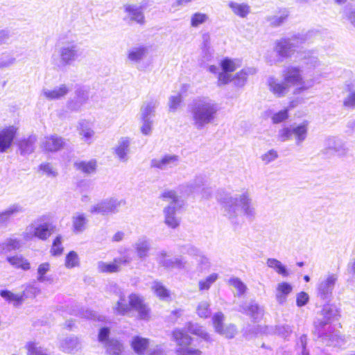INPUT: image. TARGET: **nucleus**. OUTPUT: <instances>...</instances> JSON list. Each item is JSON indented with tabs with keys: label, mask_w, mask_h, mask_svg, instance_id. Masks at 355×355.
<instances>
[{
	"label": "nucleus",
	"mask_w": 355,
	"mask_h": 355,
	"mask_svg": "<svg viewBox=\"0 0 355 355\" xmlns=\"http://www.w3.org/2000/svg\"><path fill=\"white\" fill-rule=\"evenodd\" d=\"M283 80L273 76L267 79L269 90L277 97L286 96L291 86H299L298 89L306 90L314 85L313 80L305 82L303 80L301 71L299 67L290 66L284 69L282 72Z\"/></svg>",
	"instance_id": "f257e3e1"
},
{
	"label": "nucleus",
	"mask_w": 355,
	"mask_h": 355,
	"mask_svg": "<svg viewBox=\"0 0 355 355\" xmlns=\"http://www.w3.org/2000/svg\"><path fill=\"white\" fill-rule=\"evenodd\" d=\"M217 199L223 206L224 215L232 221L241 214L249 218L255 216V209L248 191L233 195L226 193L223 197L218 196Z\"/></svg>",
	"instance_id": "f03ea898"
},
{
	"label": "nucleus",
	"mask_w": 355,
	"mask_h": 355,
	"mask_svg": "<svg viewBox=\"0 0 355 355\" xmlns=\"http://www.w3.org/2000/svg\"><path fill=\"white\" fill-rule=\"evenodd\" d=\"M192 124L198 130L214 122L219 107L217 103L207 96L197 97L188 106Z\"/></svg>",
	"instance_id": "7ed1b4c3"
},
{
	"label": "nucleus",
	"mask_w": 355,
	"mask_h": 355,
	"mask_svg": "<svg viewBox=\"0 0 355 355\" xmlns=\"http://www.w3.org/2000/svg\"><path fill=\"white\" fill-rule=\"evenodd\" d=\"M187 332L196 335L205 341L211 340L210 336L202 327L196 323L189 322L184 329H175L173 333V337L178 346L177 352L179 355H200V350L189 347L191 338Z\"/></svg>",
	"instance_id": "20e7f679"
},
{
	"label": "nucleus",
	"mask_w": 355,
	"mask_h": 355,
	"mask_svg": "<svg viewBox=\"0 0 355 355\" xmlns=\"http://www.w3.org/2000/svg\"><path fill=\"white\" fill-rule=\"evenodd\" d=\"M322 320H317L314 322L315 334L327 345H338L340 344L339 335L331 331L329 323L338 319V310L332 304H325L322 309Z\"/></svg>",
	"instance_id": "39448f33"
},
{
	"label": "nucleus",
	"mask_w": 355,
	"mask_h": 355,
	"mask_svg": "<svg viewBox=\"0 0 355 355\" xmlns=\"http://www.w3.org/2000/svg\"><path fill=\"white\" fill-rule=\"evenodd\" d=\"M304 34H298L291 37L282 38L277 40L274 46V52H268L266 55V62L270 65L282 62L294 54L302 44L306 41Z\"/></svg>",
	"instance_id": "423d86ee"
},
{
	"label": "nucleus",
	"mask_w": 355,
	"mask_h": 355,
	"mask_svg": "<svg viewBox=\"0 0 355 355\" xmlns=\"http://www.w3.org/2000/svg\"><path fill=\"white\" fill-rule=\"evenodd\" d=\"M114 313L121 315H129L131 310L138 313V317L141 320H148L150 318V309L144 302V298L135 293L128 296V302L123 293H120L119 299L113 306Z\"/></svg>",
	"instance_id": "0eeeda50"
},
{
	"label": "nucleus",
	"mask_w": 355,
	"mask_h": 355,
	"mask_svg": "<svg viewBox=\"0 0 355 355\" xmlns=\"http://www.w3.org/2000/svg\"><path fill=\"white\" fill-rule=\"evenodd\" d=\"M78 45L74 41H64L60 43L51 56V62L59 69L71 65L80 56Z\"/></svg>",
	"instance_id": "6e6552de"
},
{
	"label": "nucleus",
	"mask_w": 355,
	"mask_h": 355,
	"mask_svg": "<svg viewBox=\"0 0 355 355\" xmlns=\"http://www.w3.org/2000/svg\"><path fill=\"white\" fill-rule=\"evenodd\" d=\"M161 198L168 205L164 208V223L169 227L175 229L180 225V218L177 211L182 207V202L173 190H167L162 193Z\"/></svg>",
	"instance_id": "1a4fd4ad"
},
{
	"label": "nucleus",
	"mask_w": 355,
	"mask_h": 355,
	"mask_svg": "<svg viewBox=\"0 0 355 355\" xmlns=\"http://www.w3.org/2000/svg\"><path fill=\"white\" fill-rule=\"evenodd\" d=\"M310 122L303 120L300 123H294L284 126L278 131L277 137L282 142L294 139L295 144L300 146L307 138Z\"/></svg>",
	"instance_id": "9d476101"
},
{
	"label": "nucleus",
	"mask_w": 355,
	"mask_h": 355,
	"mask_svg": "<svg viewBox=\"0 0 355 355\" xmlns=\"http://www.w3.org/2000/svg\"><path fill=\"white\" fill-rule=\"evenodd\" d=\"M53 233V225L51 223L35 220L26 227L23 233L25 241H31L34 238L45 241Z\"/></svg>",
	"instance_id": "9b49d317"
},
{
	"label": "nucleus",
	"mask_w": 355,
	"mask_h": 355,
	"mask_svg": "<svg viewBox=\"0 0 355 355\" xmlns=\"http://www.w3.org/2000/svg\"><path fill=\"white\" fill-rule=\"evenodd\" d=\"M125 201L115 198L103 199L91 206L89 211L92 214L110 216L119 211L120 208L125 205Z\"/></svg>",
	"instance_id": "f8f14e48"
},
{
	"label": "nucleus",
	"mask_w": 355,
	"mask_h": 355,
	"mask_svg": "<svg viewBox=\"0 0 355 355\" xmlns=\"http://www.w3.org/2000/svg\"><path fill=\"white\" fill-rule=\"evenodd\" d=\"M338 279V275L335 273H329L321 277L316 285L318 297L324 300L329 301L331 299L333 291Z\"/></svg>",
	"instance_id": "ddd939ff"
},
{
	"label": "nucleus",
	"mask_w": 355,
	"mask_h": 355,
	"mask_svg": "<svg viewBox=\"0 0 355 355\" xmlns=\"http://www.w3.org/2000/svg\"><path fill=\"white\" fill-rule=\"evenodd\" d=\"M180 157L173 154H166L150 161V167L160 171H168L179 165Z\"/></svg>",
	"instance_id": "4468645a"
},
{
	"label": "nucleus",
	"mask_w": 355,
	"mask_h": 355,
	"mask_svg": "<svg viewBox=\"0 0 355 355\" xmlns=\"http://www.w3.org/2000/svg\"><path fill=\"white\" fill-rule=\"evenodd\" d=\"M132 259L128 253L121 257L115 258L113 262L105 263L99 261L98 263V269L101 272H116L120 270L121 265L128 264L132 261Z\"/></svg>",
	"instance_id": "2eb2a0df"
},
{
	"label": "nucleus",
	"mask_w": 355,
	"mask_h": 355,
	"mask_svg": "<svg viewBox=\"0 0 355 355\" xmlns=\"http://www.w3.org/2000/svg\"><path fill=\"white\" fill-rule=\"evenodd\" d=\"M325 150L333 151L337 156L340 157H346L349 151L347 144L342 140L334 137H329L324 141Z\"/></svg>",
	"instance_id": "dca6fc26"
},
{
	"label": "nucleus",
	"mask_w": 355,
	"mask_h": 355,
	"mask_svg": "<svg viewBox=\"0 0 355 355\" xmlns=\"http://www.w3.org/2000/svg\"><path fill=\"white\" fill-rule=\"evenodd\" d=\"M17 132L14 125L6 127L0 130V153L6 152L11 146Z\"/></svg>",
	"instance_id": "f3484780"
},
{
	"label": "nucleus",
	"mask_w": 355,
	"mask_h": 355,
	"mask_svg": "<svg viewBox=\"0 0 355 355\" xmlns=\"http://www.w3.org/2000/svg\"><path fill=\"white\" fill-rule=\"evenodd\" d=\"M125 16V21H135L139 24H144L145 22L144 15L142 8L137 5L127 4L124 6Z\"/></svg>",
	"instance_id": "a211bd4d"
},
{
	"label": "nucleus",
	"mask_w": 355,
	"mask_h": 355,
	"mask_svg": "<svg viewBox=\"0 0 355 355\" xmlns=\"http://www.w3.org/2000/svg\"><path fill=\"white\" fill-rule=\"evenodd\" d=\"M240 311L248 315L254 322H258L263 315V309L254 301H250L241 306Z\"/></svg>",
	"instance_id": "6ab92c4d"
},
{
	"label": "nucleus",
	"mask_w": 355,
	"mask_h": 355,
	"mask_svg": "<svg viewBox=\"0 0 355 355\" xmlns=\"http://www.w3.org/2000/svg\"><path fill=\"white\" fill-rule=\"evenodd\" d=\"M130 141L129 137H121L114 148L115 155L121 162H126L129 159Z\"/></svg>",
	"instance_id": "aec40b11"
},
{
	"label": "nucleus",
	"mask_w": 355,
	"mask_h": 355,
	"mask_svg": "<svg viewBox=\"0 0 355 355\" xmlns=\"http://www.w3.org/2000/svg\"><path fill=\"white\" fill-rule=\"evenodd\" d=\"M64 145V141L62 137L57 135H51L44 138L42 146L46 151L55 152L62 148Z\"/></svg>",
	"instance_id": "412c9836"
},
{
	"label": "nucleus",
	"mask_w": 355,
	"mask_h": 355,
	"mask_svg": "<svg viewBox=\"0 0 355 355\" xmlns=\"http://www.w3.org/2000/svg\"><path fill=\"white\" fill-rule=\"evenodd\" d=\"M69 91V87L66 85L63 84L55 87L52 89L47 88L43 89L42 91V95L49 101L57 100L67 95Z\"/></svg>",
	"instance_id": "4be33fe9"
},
{
	"label": "nucleus",
	"mask_w": 355,
	"mask_h": 355,
	"mask_svg": "<svg viewBox=\"0 0 355 355\" xmlns=\"http://www.w3.org/2000/svg\"><path fill=\"white\" fill-rule=\"evenodd\" d=\"M137 257L141 260L145 259L148 256L150 249V243L148 239L145 236L139 238L133 244Z\"/></svg>",
	"instance_id": "5701e85b"
},
{
	"label": "nucleus",
	"mask_w": 355,
	"mask_h": 355,
	"mask_svg": "<svg viewBox=\"0 0 355 355\" xmlns=\"http://www.w3.org/2000/svg\"><path fill=\"white\" fill-rule=\"evenodd\" d=\"M158 102L155 99H150L143 103L140 108V119H153Z\"/></svg>",
	"instance_id": "b1692460"
},
{
	"label": "nucleus",
	"mask_w": 355,
	"mask_h": 355,
	"mask_svg": "<svg viewBox=\"0 0 355 355\" xmlns=\"http://www.w3.org/2000/svg\"><path fill=\"white\" fill-rule=\"evenodd\" d=\"M78 130L79 135L82 137V139L87 144L92 142L95 132L93 130L92 124L90 122L86 120H81L78 123Z\"/></svg>",
	"instance_id": "393cba45"
},
{
	"label": "nucleus",
	"mask_w": 355,
	"mask_h": 355,
	"mask_svg": "<svg viewBox=\"0 0 355 355\" xmlns=\"http://www.w3.org/2000/svg\"><path fill=\"white\" fill-rule=\"evenodd\" d=\"M149 345V339L140 336H135L130 340L131 348L137 355H144Z\"/></svg>",
	"instance_id": "a878e982"
},
{
	"label": "nucleus",
	"mask_w": 355,
	"mask_h": 355,
	"mask_svg": "<svg viewBox=\"0 0 355 355\" xmlns=\"http://www.w3.org/2000/svg\"><path fill=\"white\" fill-rule=\"evenodd\" d=\"M148 53V48L144 45L130 48L128 51V59L133 63H139Z\"/></svg>",
	"instance_id": "bb28decb"
},
{
	"label": "nucleus",
	"mask_w": 355,
	"mask_h": 355,
	"mask_svg": "<svg viewBox=\"0 0 355 355\" xmlns=\"http://www.w3.org/2000/svg\"><path fill=\"white\" fill-rule=\"evenodd\" d=\"M293 286L287 282H281L277 285L275 297L279 304L286 302L288 295L292 292Z\"/></svg>",
	"instance_id": "cd10ccee"
},
{
	"label": "nucleus",
	"mask_w": 355,
	"mask_h": 355,
	"mask_svg": "<svg viewBox=\"0 0 355 355\" xmlns=\"http://www.w3.org/2000/svg\"><path fill=\"white\" fill-rule=\"evenodd\" d=\"M60 347L67 354H74L80 349L81 344L78 338L69 337L62 341Z\"/></svg>",
	"instance_id": "c85d7f7f"
},
{
	"label": "nucleus",
	"mask_w": 355,
	"mask_h": 355,
	"mask_svg": "<svg viewBox=\"0 0 355 355\" xmlns=\"http://www.w3.org/2000/svg\"><path fill=\"white\" fill-rule=\"evenodd\" d=\"M24 209L20 205H11L6 209L0 212V225L6 223L10 218L17 216L22 213Z\"/></svg>",
	"instance_id": "c756f323"
},
{
	"label": "nucleus",
	"mask_w": 355,
	"mask_h": 355,
	"mask_svg": "<svg viewBox=\"0 0 355 355\" xmlns=\"http://www.w3.org/2000/svg\"><path fill=\"white\" fill-rule=\"evenodd\" d=\"M228 7L235 15L241 18L247 17L250 12V6L246 3L230 1L228 2Z\"/></svg>",
	"instance_id": "7c9ffc66"
},
{
	"label": "nucleus",
	"mask_w": 355,
	"mask_h": 355,
	"mask_svg": "<svg viewBox=\"0 0 355 355\" xmlns=\"http://www.w3.org/2000/svg\"><path fill=\"white\" fill-rule=\"evenodd\" d=\"M6 261L10 263V266L16 269L28 270L31 268L29 261L19 254H17L13 256H8L6 257Z\"/></svg>",
	"instance_id": "2f4dec72"
},
{
	"label": "nucleus",
	"mask_w": 355,
	"mask_h": 355,
	"mask_svg": "<svg viewBox=\"0 0 355 355\" xmlns=\"http://www.w3.org/2000/svg\"><path fill=\"white\" fill-rule=\"evenodd\" d=\"M87 223L85 215L83 213L76 212L72 216V228L73 232L79 234L83 232Z\"/></svg>",
	"instance_id": "473e14b6"
},
{
	"label": "nucleus",
	"mask_w": 355,
	"mask_h": 355,
	"mask_svg": "<svg viewBox=\"0 0 355 355\" xmlns=\"http://www.w3.org/2000/svg\"><path fill=\"white\" fill-rule=\"evenodd\" d=\"M36 140V137L33 135L19 141L18 145L21 154L26 155L32 153L35 149Z\"/></svg>",
	"instance_id": "72a5a7b5"
},
{
	"label": "nucleus",
	"mask_w": 355,
	"mask_h": 355,
	"mask_svg": "<svg viewBox=\"0 0 355 355\" xmlns=\"http://www.w3.org/2000/svg\"><path fill=\"white\" fill-rule=\"evenodd\" d=\"M89 98V94L87 91L78 90L76 92V96L74 100L68 103V107L71 110H78L80 107L86 103Z\"/></svg>",
	"instance_id": "f704fd0d"
},
{
	"label": "nucleus",
	"mask_w": 355,
	"mask_h": 355,
	"mask_svg": "<svg viewBox=\"0 0 355 355\" xmlns=\"http://www.w3.org/2000/svg\"><path fill=\"white\" fill-rule=\"evenodd\" d=\"M299 58L303 60L308 68L315 69L320 65V61L312 51H304L299 53Z\"/></svg>",
	"instance_id": "c9c22d12"
},
{
	"label": "nucleus",
	"mask_w": 355,
	"mask_h": 355,
	"mask_svg": "<svg viewBox=\"0 0 355 355\" xmlns=\"http://www.w3.org/2000/svg\"><path fill=\"white\" fill-rule=\"evenodd\" d=\"M74 167L76 170L86 174H90L95 172L96 168V162L94 159L89 161H77L74 163Z\"/></svg>",
	"instance_id": "e433bc0d"
},
{
	"label": "nucleus",
	"mask_w": 355,
	"mask_h": 355,
	"mask_svg": "<svg viewBox=\"0 0 355 355\" xmlns=\"http://www.w3.org/2000/svg\"><path fill=\"white\" fill-rule=\"evenodd\" d=\"M219 275L218 273L213 272L206 277L198 281V290L200 292L207 291L211 286L218 280Z\"/></svg>",
	"instance_id": "4c0bfd02"
},
{
	"label": "nucleus",
	"mask_w": 355,
	"mask_h": 355,
	"mask_svg": "<svg viewBox=\"0 0 355 355\" xmlns=\"http://www.w3.org/2000/svg\"><path fill=\"white\" fill-rule=\"evenodd\" d=\"M221 69L227 73H232L241 66V62L239 59L225 58L220 62Z\"/></svg>",
	"instance_id": "58836bf2"
},
{
	"label": "nucleus",
	"mask_w": 355,
	"mask_h": 355,
	"mask_svg": "<svg viewBox=\"0 0 355 355\" xmlns=\"http://www.w3.org/2000/svg\"><path fill=\"white\" fill-rule=\"evenodd\" d=\"M347 89L349 94L343 101V105L354 109L355 108V79L347 85Z\"/></svg>",
	"instance_id": "ea45409f"
},
{
	"label": "nucleus",
	"mask_w": 355,
	"mask_h": 355,
	"mask_svg": "<svg viewBox=\"0 0 355 355\" xmlns=\"http://www.w3.org/2000/svg\"><path fill=\"white\" fill-rule=\"evenodd\" d=\"M50 264L47 262L42 263L39 265L37 268V280L40 283L53 282V278L51 276L46 275V274L50 270Z\"/></svg>",
	"instance_id": "a19ab883"
},
{
	"label": "nucleus",
	"mask_w": 355,
	"mask_h": 355,
	"mask_svg": "<svg viewBox=\"0 0 355 355\" xmlns=\"http://www.w3.org/2000/svg\"><path fill=\"white\" fill-rule=\"evenodd\" d=\"M266 264L269 268L275 270L279 275H281L283 277H287L288 275L287 269L279 260L273 258H269L267 259Z\"/></svg>",
	"instance_id": "79ce46f5"
},
{
	"label": "nucleus",
	"mask_w": 355,
	"mask_h": 355,
	"mask_svg": "<svg viewBox=\"0 0 355 355\" xmlns=\"http://www.w3.org/2000/svg\"><path fill=\"white\" fill-rule=\"evenodd\" d=\"M166 268L168 269H189L188 263L182 257H177L172 259H169V262H166Z\"/></svg>",
	"instance_id": "37998d69"
},
{
	"label": "nucleus",
	"mask_w": 355,
	"mask_h": 355,
	"mask_svg": "<svg viewBox=\"0 0 355 355\" xmlns=\"http://www.w3.org/2000/svg\"><path fill=\"white\" fill-rule=\"evenodd\" d=\"M0 295L7 302L13 303L15 306L20 304L24 300L23 295L15 294L8 290L0 291Z\"/></svg>",
	"instance_id": "c03bdc74"
},
{
	"label": "nucleus",
	"mask_w": 355,
	"mask_h": 355,
	"mask_svg": "<svg viewBox=\"0 0 355 355\" xmlns=\"http://www.w3.org/2000/svg\"><path fill=\"white\" fill-rule=\"evenodd\" d=\"M210 303L208 301L200 302L196 307V313L202 318H207L211 315Z\"/></svg>",
	"instance_id": "a18cd8bd"
},
{
	"label": "nucleus",
	"mask_w": 355,
	"mask_h": 355,
	"mask_svg": "<svg viewBox=\"0 0 355 355\" xmlns=\"http://www.w3.org/2000/svg\"><path fill=\"white\" fill-rule=\"evenodd\" d=\"M110 355H120L123 349V345L116 340H110L106 345Z\"/></svg>",
	"instance_id": "49530a36"
},
{
	"label": "nucleus",
	"mask_w": 355,
	"mask_h": 355,
	"mask_svg": "<svg viewBox=\"0 0 355 355\" xmlns=\"http://www.w3.org/2000/svg\"><path fill=\"white\" fill-rule=\"evenodd\" d=\"M272 333L283 338H287L292 334L293 329L288 324H279L271 328Z\"/></svg>",
	"instance_id": "de8ad7c7"
},
{
	"label": "nucleus",
	"mask_w": 355,
	"mask_h": 355,
	"mask_svg": "<svg viewBox=\"0 0 355 355\" xmlns=\"http://www.w3.org/2000/svg\"><path fill=\"white\" fill-rule=\"evenodd\" d=\"M16 62V58L12 54L4 52L0 55V69L8 68Z\"/></svg>",
	"instance_id": "09e8293b"
},
{
	"label": "nucleus",
	"mask_w": 355,
	"mask_h": 355,
	"mask_svg": "<svg viewBox=\"0 0 355 355\" xmlns=\"http://www.w3.org/2000/svg\"><path fill=\"white\" fill-rule=\"evenodd\" d=\"M248 72L246 69H242L239 72L236 73L234 77H232V81L234 85L237 87H243L247 81Z\"/></svg>",
	"instance_id": "8fccbe9b"
},
{
	"label": "nucleus",
	"mask_w": 355,
	"mask_h": 355,
	"mask_svg": "<svg viewBox=\"0 0 355 355\" xmlns=\"http://www.w3.org/2000/svg\"><path fill=\"white\" fill-rule=\"evenodd\" d=\"M152 288L155 295L160 299L165 300L169 297L168 291L163 286L162 283L159 282H155Z\"/></svg>",
	"instance_id": "3c124183"
},
{
	"label": "nucleus",
	"mask_w": 355,
	"mask_h": 355,
	"mask_svg": "<svg viewBox=\"0 0 355 355\" xmlns=\"http://www.w3.org/2000/svg\"><path fill=\"white\" fill-rule=\"evenodd\" d=\"M80 260L78 254L75 251L69 252L65 259V266L67 268H73L78 266Z\"/></svg>",
	"instance_id": "603ef678"
},
{
	"label": "nucleus",
	"mask_w": 355,
	"mask_h": 355,
	"mask_svg": "<svg viewBox=\"0 0 355 355\" xmlns=\"http://www.w3.org/2000/svg\"><path fill=\"white\" fill-rule=\"evenodd\" d=\"M237 330L235 325L232 324H224L223 327L217 332L220 335L227 338H232L236 334Z\"/></svg>",
	"instance_id": "864d4df0"
},
{
	"label": "nucleus",
	"mask_w": 355,
	"mask_h": 355,
	"mask_svg": "<svg viewBox=\"0 0 355 355\" xmlns=\"http://www.w3.org/2000/svg\"><path fill=\"white\" fill-rule=\"evenodd\" d=\"M198 263V268L199 271L203 272L207 270L211 267V263L208 257L201 253L199 257L196 259Z\"/></svg>",
	"instance_id": "5fc2aeb1"
},
{
	"label": "nucleus",
	"mask_w": 355,
	"mask_h": 355,
	"mask_svg": "<svg viewBox=\"0 0 355 355\" xmlns=\"http://www.w3.org/2000/svg\"><path fill=\"white\" fill-rule=\"evenodd\" d=\"M289 116L288 109L280 110L277 112L274 113L271 116L272 122L274 124H278L285 121Z\"/></svg>",
	"instance_id": "6e6d98bb"
},
{
	"label": "nucleus",
	"mask_w": 355,
	"mask_h": 355,
	"mask_svg": "<svg viewBox=\"0 0 355 355\" xmlns=\"http://www.w3.org/2000/svg\"><path fill=\"white\" fill-rule=\"evenodd\" d=\"M225 315L222 312H217L212 316V323L217 333L224 326Z\"/></svg>",
	"instance_id": "4d7b16f0"
},
{
	"label": "nucleus",
	"mask_w": 355,
	"mask_h": 355,
	"mask_svg": "<svg viewBox=\"0 0 355 355\" xmlns=\"http://www.w3.org/2000/svg\"><path fill=\"white\" fill-rule=\"evenodd\" d=\"M4 250L10 252L11 250H17L21 247L20 241L17 239L10 238L8 239L4 243Z\"/></svg>",
	"instance_id": "13d9d810"
},
{
	"label": "nucleus",
	"mask_w": 355,
	"mask_h": 355,
	"mask_svg": "<svg viewBox=\"0 0 355 355\" xmlns=\"http://www.w3.org/2000/svg\"><path fill=\"white\" fill-rule=\"evenodd\" d=\"M208 19L206 14L196 12L191 17V24L193 27H198L199 25L205 23Z\"/></svg>",
	"instance_id": "bf43d9fd"
},
{
	"label": "nucleus",
	"mask_w": 355,
	"mask_h": 355,
	"mask_svg": "<svg viewBox=\"0 0 355 355\" xmlns=\"http://www.w3.org/2000/svg\"><path fill=\"white\" fill-rule=\"evenodd\" d=\"M288 17L287 11L284 10L279 13L278 15L271 17L268 19L270 24L272 26H277L281 25Z\"/></svg>",
	"instance_id": "052dcab7"
},
{
	"label": "nucleus",
	"mask_w": 355,
	"mask_h": 355,
	"mask_svg": "<svg viewBox=\"0 0 355 355\" xmlns=\"http://www.w3.org/2000/svg\"><path fill=\"white\" fill-rule=\"evenodd\" d=\"M61 236H58L53 241L51 252L53 256L60 255L63 251Z\"/></svg>",
	"instance_id": "680f3d73"
},
{
	"label": "nucleus",
	"mask_w": 355,
	"mask_h": 355,
	"mask_svg": "<svg viewBox=\"0 0 355 355\" xmlns=\"http://www.w3.org/2000/svg\"><path fill=\"white\" fill-rule=\"evenodd\" d=\"M230 284L237 290L238 295H242L245 293L246 286L239 278L230 279Z\"/></svg>",
	"instance_id": "e2e57ef3"
},
{
	"label": "nucleus",
	"mask_w": 355,
	"mask_h": 355,
	"mask_svg": "<svg viewBox=\"0 0 355 355\" xmlns=\"http://www.w3.org/2000/svg\"><path fill=\"white\" fill-rule=\"evenodd\" d=\"M182 102V96L181 94H177L175 95L171 96L169 98V110L171 112H175L177 110L178 107L180 106Z\"/></svg>",
	"instance_id": "0e129e2a"
},
{
	"label": "nucleus",
	"mask_w": 355,
	"mask_h": 355,
	"mask_svg": "<svg viewBox=\"0 0 355 355\" xmlns=\"http://www.w3.org/2000/svg\"><path fill=\"white\" fill-rule=\"evenodd\" d=\"M231 81H232V77L230 73L225 72L223 70L218 73L217 82L218 86L220 87L225 85Z\"/></svg>",
	"instance_id": "69168bd1"
},
{
	"label": "nucleus",
	"mask_w": 355,
	"mask_h": 355,
	"mask_svg": "<svg viewBox=\"0 0 355 355\" xmlns=\"http://www.w3.org/2000/svg\"><path fill=\"white\" fill-rule=\"evenodd\" d=\"M277 157V152L272 149L263 154L261 157V159L264 162V164H268L275 160Z\"/></svg>",
	"instance_id": "338daca9"
},
{
	"label": "nucleus",
	"mask_w": 355,
	"mask_h": 355,
	"mask_svg": "<svg viewBox=\"0 0 355 355\" xmlns=\"http://www.w3.org/2000/svg\"><path fill=\"white\" fill-rule=\"evenodd\" d=\"M28 355H48L44 349L37 347L34 343L28 344Z\"/></svg>",
	"instance_id": "774afa93"
}]
</instances>
